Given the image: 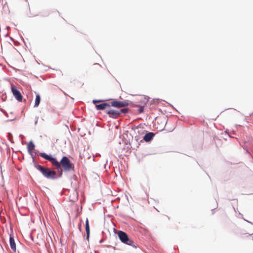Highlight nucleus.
Masks as SVG:
<instances>
[{"instance_id":"20e7f679","label":"nucleus","mask_w":253,"mask_h":253,"mask_svg":"<svg viewBox=\"0 0 253 253\" xmlns=\"http://www.w3.org/2000/svg\"><path fill=\"white\" fill-rule=\"evenodd\" d=\"M129 105L128 101L125 100L123 101L115 100L111 102V105L112 107L120 108L126 107Z\"/></svg>"},{"instance_id":"0eeeda50","label":"nucleus","mask_w":253,"mask_h":253,"mask_svg":"<svg viewBox=\"0 0 253 253\" xmlns=\"http://www.w3.org/2000/svg\"><path fill=\"white\" fill-rule=\"evenodd\" d=\"M107 114H108L111 117L114 118H117L120 116L119 111H116L114 110H109L107 111Z\"/></svg>"},{"instance_id":"dca6fc26","label":"nucleus","mask_w":253,"mask_h":253,"mask_svg":"<svg viewBox=\"0 0 253 253\" xmlns=\"http://www.w3.org/2000/svg\"><path fill=\"white\" fill-rule=\"evenodd\" d=\"M79 227L80 229L81 230V224H79Z\"/></svg>"},{"instance_id":"423d86ee","label":"nucleus","mask_w":253,"mask_h":253,"mask_svg":"<svg viewBox=\"0 0 253 253\" xmlns=\"http://www.w3.org/2000/svg\"><path fill=\"white\" fill-rule=\"evenodd\" d=\"M78 193L75 189H72L70 191L69 196V200L71 202H75L78 199Z\"/></svg>"},{"instance_id":"2eb2a0df","label":"nucleus","mask_w":253,"mask_h":253,"mask_svg":"<svg viewBox=\"0 0 253 253\" xmlns=\"http://www.w3.org/2000/svg\"><path fill=\"white\" fill-rule=\"evenodd\" d=\"M143 111V107H141L139 109V112L140 113H141Z\"/></svg>"},{"instance_id":"f257e3e1","label":"nucleus","mask_w":253,"mask_h":253,"mask_svg":"<svg viewBox=\"0 0 253 253\" xmlns=\"http://www.w3.org/2000/svg\"><path fill=\"white\" fill-rule=\"evenodd\" d=\"M39 156L42 158L50 161L52 165L56 167L60 175L62 174V168L65 171H70L73 169L74 167V165L72 164L70 160L66 156L63 157L61 160L60 162H58L55 158L48 155L45 153H40Z\"/></svg>"},{"instance_id":"7ed1b4c3","label":"nucleus","mask_w":253,"mask_h":253,"mask_svg":"<svg viewBox=\"0 0 253 253\" xmlns=\"http://www.w3.org/2000/svg\"><path fill=\"white\" fill-rule=\"evenodd\" d=\"M37 169L40 170L44 176L48 179H54L56 175V172L54 170H51L48 168H44L41 165L36 166Z\"/></svg>"},{"instance_id":"ddd939ff","label":"nucleus","mask_w":253,"mask_h":253,"mask_svg":"<svg viewBox=\"0 0 253 253\" xmlns=\"http://www.w3.org/2000/svg\"><path fill=\"white\" fill-rule=\"evenodd\" d=\"M40 102H41V96H40V94H38L36 95V96L34 107H38L39 105Z\"/></svg>"},{"instance_id":"4468645a","label":"nucleus","mask_w":253,"mask_h":253,"mask_svg":"<svg viewBox=\"0 0 253 253\" xmlns=\"http://www.w3.org/2000/svg\"><path fill=\"white\" fill-rule=\"evenodd\" d=\"M128 112V109L126 108L121 109L119 111V115H120L122 113L125 114Z\"/></svg>"},{"instance_id":"1a4fd4ad","label":"nucleus","mask_w":253,"mask_h":253,"mask_svg":"<svg viewBox=\"0 0 253 253\" xmlns=\"http://www.w3.org/2000/svg\"><path fill=\"white\" fill-rule=\"evenodd\" d=\"M35 147V144L32 141H30L27 145V149L28 152L32 155L33 151L34 150Z\"/></svg>"},{"instance_id":"39448f33","label":"nucleus","mask_w":253,"mask_h":253,"mask_svg":"<svg viewBox=\"0 0 253 253\" xmlns=\"http://www.w3.org/2000/svg\"><path fill=\"white\" fill-rule=\"evenodd\" d=\"M11 91L12 92L13 95L15 97V98L18 101H22V95L20 92L18 90V89L16 88V87L14 85H11Z\"/></svg>"},{"instance_id":"f3484780","label":"nucleus","mask_w":253,"mask_h":253,"mask_svg":"<svg viewBox=\"0 0 253 253\" xmlns=\"http://www.w3.org/2000/svg\"><path fill=\"white\" fill-rule=\"evenodd\" d=\"M99 101H93V102L95 103L96 102H98Z\"/></svg>"},{"instance_id":"9d476101","label":"nucleus","mask_w":253,"mask_h":253,"mask_svg":"<svg viewBox=\"0 0 253 253\" xmlns=\"http://www.w3.org/2000/svg\"><path fill=\"white\" fill-rule=\"evenodd\" d=\"M110 106V105L107 103H104L102 104H100L99 105H96V108L97 110H103L107 107H109Z\"/></svg>"},{"instance_id":"9b49d317","label":"nucleus","mask_w":253,"mask_h":253,"mask_svg":"<svg viewBox=\"0 0 253 253\" xmlns=\"http://www.w3.org/2000/svg\"><path fill=\"white\" fill-rule=\"evenodd\" d=\"M154 136V134L153 132H149V133H147L144 136L143 139L146 142H149L153 138Z\"/></svg>"},{"instance_id":"f03ea898","label":"nucleus","mask_w":253,"mask_h":253,"mask_svg":"<svg viewBox=\"0 0 253 253\" xmlns=\"http://www.w3.org/2000/svg\"><path fill=\"white\" fill-rule=\"evenodd\" d=\"M118 236L120 241L124 244L130 246L134 248H136L137 246L134 241L128 238L127 234L124 231H119Z\"/></svg>"},{"instance_id":"6e6552de","label":"nucleus","mask_w":253,"mask_h":253,"mask_svg":"<svg viewBox=\"0 0 253 253\" xmlns=\"http://www.w3.org/2000/svg\"><path fill=\"white\" fill-rule=\"evenodd\" d=\"M9 242H10V246L11 249L14 252H15L16 250V244H15V243L14 241V238L13 237H12L11 236H10Z\"/></svg>"},{"instance_id":"f8f14e48","label":"nucleus","mask_w":253,"mask_h":253,"mask_svg":"<svg viewBox=\"0 0 253 253\" xmlns=\"http://www.w3.org/2000/svg\"><path fill=\"white\" fill-rule=\"evenodd\" d=\"M85 231L86 233V238L87 240H88L90 235V229L88 218H86L85 220Z\"/></svg>"}]
</instances>
